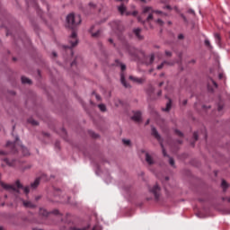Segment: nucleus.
I'll list each match as a JSON object with an SVG mask.
<instances>
[{"mask_svg":"<svg viewBox=\"0 0 230 230\" xmlns=\"http://www.w3.org/2000/svg\"><path fill=\"white\" fill-rule=\"evenodd\" d=\"M166 65H171L170 63H168L167 61H164L161 65H159L158 66H157V69L159 70V69H163V67H164V66H166Z\"/></svg>","mask_w":230,"mask_h":230,"instance_id":"27","label":"nucleus"},{"mask_svg":"<svg viewBox=\"0 0 230 230\" xmlns=\"http://www.w3.org/2000/svg\"><path fill=\"white\" fill-rule=\"evenodd\" d=\"M161 146H162V149H163L164 157H168V155L166 154V150L164 149V146H163V143H161Z\"/></svg>","mask_w":230,"mask_h":230,"instance_id":"28","label":"nucleus"},{"mask_svg":"<svg viewBox=\"0 0 230 230\" xmlns=\"http://www.w3.org/2000/svg\"><path fill=\"white\" fill-rule=\"evenodd\" d=\"M22 83L23 84H31V80H30V78L26 77V76H22Z\"/></svg>","mask_w":230,"mask_h":230,"instance_id":"24","label":"nucleus"},{"mask_svg":"<svg viewBox=\"0 0 230 230\" xmlns=\"http://www.w3.org/2000/svg\"><path fill=\"white\" fill-rule=\"evenodd\" d=\"M205 46L211 49V42L209 41V40H205Z\"/></svg>","mask_w":230,"mask_h":230,"instance_id":"31","label":"nucleus"},{"mask_svg":"<svg viewBox=\"0 0 230 230\" xmlns=\"http://www.w3.org/2000/svg\"><path fill=\"white\" fill-rule=\"evenodd\" d=\"M203 109H211V106H203Z\"/></svg>","mask_w":230,"mask_h":230,"instance_id":"49","label":"nucleus"},{"mask_svg":"<svg viewBox=\"0 0 230 230\" xmlns=\"http://www.w3.org/2000/svg\"><path fill=\"white\" fill-rule=\"evenodd\" d=\"M110 44H114V40L112 39H109Z\"/></svg>","mask_w":230,"mask_h":230,"instance_id":"45","label":"nucleus"},{"mask_svg":"<svg viewBox=\"0 0 230 230\" xmlns=\"http://www.w3.org/2000/svg\"><path fill=\"white\" fill-rule=\"evenodd\" d=\"M164 8H165L166 10H172V6H170V5H166Z\"/></svg>","mask_w":230,"mask_h":230,"instance_id":"44","label":"nucleus"},{"mask_svg":"<svg viewBox=\"0 0 230 230\" xmlns=\"http://www.w3.org/2000/svg\"><path fill=\"white\" fill-rule=\"evenodd\" d=\"M221 186H222L223 188H227V181H226V180H223V181H222V183H221Z\"/></svg>","mask_w":230,"mask_h":230,"instance_id":"34","label":"nucleus"},{"mask_svg":"<svg viewBox=\"0 0 230 230\" xmlns=\"http://www.w3.org/2000/svg\"><path fill=\"white\" fill-rule=\"evenodd\" d=\"M129 80H132V82H135L136 84H144L145 83V77H134L132 75L129 76Z\"/></svg>","mask_w":230,"mask_h":230,"instance_id":"12","label":"nucleus"},{"mask_svg":"<svg viewBox=\"0 0 230 230\" xmlns=\"http://www.w3.org/2000/svg\"><path fill=\"white\" fill-rule=\"evenodd\" d=\"M146 162L149 166H152V164H155V161L154 160L152 155H150V154L148 153H146Z\"/></svg>","mask_w":230,"mask_h":230,"instance_id":"10","label":"nucleus"},{"mask_svg":"<svg viewBox=\"0 0 230 230\" xmlns=\"http://www.w3.org/2000/svg\"><path fill=\"white\" fill-rule=\"evenodd\" d=\"M75 64H76V60L73 61V62L71 63V66H75Z\"/></svg>","mask_w":230,"mask_h":230,"instance_id":"50","label":"nucleus"},{"mask_svg":"<svg viewBox=\"0 0 230 230\" xmlns=\"http://www.w3.org/2000/svg\"><path fill=\"white\" fill-rule=\"evenodd\" d=\"M143 13H149L146 21H141V18H138V22H150L154 19V13H158L160 15H166L162 11H155L152 6H145L143 8Z\"/></svg>","mask_w":230,"mask_h":230,"instance_id":"4","label":"nucleus"},{"mask_svg":"<svg viewBox=\"0 0 230 230\" xmlns=\"http://www.w3.org/2000/svg\"><path fill=\"white\" fill-rule=\"evenodd\" d=\"M178 39L179 40H182V39H184V35L182 34L178 35Z\"/></svg>","mask_w":230,"mask_h":230,"instance_id":"43","label":"nucleus"},{"mask_svg":"<svg viewBox=\"0 0 230 230\" xmlns=\"http://www.w3.org/2000/svg\"><path fill=\"white\" fill-rule=\"evenodd\" d=\"M188 13H191L192 15H195V11H193L192 9H189Z\"/></svg>","mask_w":230,"mask_h":230,"instance_id":"42","label":"nucleus"},{"mask_svg":"<svg viewBox=\"0 0 230 230\" xmlns=\"http://www.w3.org/2000/svg\"><path fill=\"white\" fill-rule=\"evenodd\" d=\"M117 1H120V2L125 1L126 3H128V0H117Z\"/></svg>","mask_w":230,"mask_h":230,"instance_id":"54","label":"nucleus"},{"mask_svg":"<svg viewBox=\"0 0 230 230\" xmlns=\"http://www.w3.org/2000/svg\"><path fill=\"white\" fill-rule=\"evenodd\" d=\"M191 145H192V146H195V142H192Z\"/></svg>","mask_w":230,"mask_h":230,"instance_id":"61","label":"nucleus"},{"mask_svg":"<svg viewBox=\"0 0 230 230\" xmlns=\"http://www.w3.org/2000/svg\"><path fill=\"white\" fill-rule=\"evenodd\" d=\"M161 94H163V91L160 90V91L157 93V95H158V96H161Z\"/></svg>","mask_w":230,"mask_h":230,"instance_id":"46","label":"nucleus"},{"mask_svg":"<svg viewBox=\"0 0 230 230\" xmlns=\"http://www.w3.org/2000/svg\"><path fill=\"white\" fill-rule=\"evenodd\" d=\"M133 33L136 35V37H137V39H138V40H143V36L141 35L140 28L134 29Z\"/></svg>","mask_w":230,"mask_h":230,"instance_id":"13","label":"nucleus"},{"mask_svg":"<svg viewBox=\"0 0 230 230\" xmlns=\"http://www.w3.org/2000/svg\"><path fill=\"white\" fill-rule=\"evenodd\" d=\"M52 55H53V57H57L56 52H53Z\"/></svg>","mask_w":230,"mask_h":230,"instance_id":"57","label":"nucleus"},{"mask_svg":"<svg viewBox=\"0 0 230 230\" xmlns=\"http://www.w3.org/2000/svg\"><path fill=\"white\" fill-rule=\"evenodd\" d=\"M128 51L133 60H141V58H145L144 62L146 66L154 64V60H155V55L151 54L150 56H145V51L134 47H129Z\"/></svg>","mask_w":230,"mask_h":230,"instance_id":"2","label":"nucleus"},{"mask_svg":"<svg viewBox=\"0 0 230 230\" xmlns=\"http://www.w3.org/2000/svg\"><path fill=\"white\" fill-rule=\"evenodd\" d=\"M30 168H31V165H27V166L24 168V170L30 169Z\"/></svg>","mask_w":230,"mask_h":230,"instance_id":"53","label":"nucleus"},{"mask_svg":"<svg viewBox=\"0 0 230 230\" xmlns=\"http://www.w3.org/2000/svg\"><path fill=\"white\" fill-rule=\"evenodd\" d=\"M39 184H40V178H37L34 182L31 183V188L32 190H35L36 188L39 187Z\"/></svg>","mask_w":230,"mask_h":230,"instance_id":"19","label":"nucleus"},{"mask_svg":"<svg viewBox=\"0 0 230 230\" xmlns=\"http://www.w3.org/2000/svg\"><path fill=\"white\" fill-rule=\"evenodd\" d=\"M92 137H93L94 139H96L97 137H99L98 134L92 132L91 133Z\"/></svg>","mask_w":230,"mask_h":230,"instance_id":"37","label":"nucleus"},{"mask_svg":"<svg viewBox=\"0 0 230 230\" xmlns=\"http://www.w3.org/2000/svg\"><path fill=\"white\" fill-rule=\"evenodd\" d=\"M169 164H170L172 167H175V161L173 160V158H172V157L169 158Z\"/></svg>","mask_w":230,"mask_h":230,"instance_id":"30","label":"nucleus"},{"mask_svg":"<svg viewBox=\"0 0 230 230\" xmlns=\"http://www.w3.org/2000/svg\"><path fill=\"white\" fill-rule=\"evenodd\" d=\"M210 82L214 85V87H216V88L218 87V84L213 79H211Z\"/></svg>","mask_w":230,"mask_h":230,"instance_id":"38","label":"nucleus"},{"mask_svg":"<svg viewBox=\"0 0 230 230\" xmlns=\"http://www.w3.org/2000/svg\"><path fill=\"white\" fill-rule=\"evenodd\" d=\"M118 10L121 13V15H123V13H125V12H127V7L125 6V4H121L119 6Z\"/></svg>","mask_w":230,"mask_h":230,"instance_id":"22","label":"nucleus"},{"mask_svg":"<svg viewBox=\"0 0 230 230\" xmlns=\"http://www.w3.org/2000/svg\"><path fill=\"white\" fill-rule=\"evenodd\" d=\"M28 123H30L31 125H33L34 127L39 125V122H37V120L33 119L32 118L28 119Z\"/></svg>","mask_w":230,"mask_h":230,"instance_id":"25","label":"nucleus"},{"mask_svg":"<svg viewBox=\"0 0 230 230\" xmlns=\"http://www.w3.org/2000/svg\"><path fill=\"white\" fill-rule=\"evenodd\" d=\"M226 200H227V202H229V203H230V198H227V199H226Z\"/></svg>","mask_w":230,"mask_h":230,"instance_id":"59","label":"nucleus"},{"mask_svg":"<svg viewBox=\"0 0 230 230\" xmlns=\"http://www.w3.org/2000/svg\"><path fill=\"white\" fill-rule=\"evenodd\" d=\"M94 28L95 26L93 25L91 28H90V33L92 35V37H93L94 39H98V37H100L101 33H102V31L100 30H97L96 31H94Z\"/></svg>","mask_w":230,"mask_h":230,"instance_id":"8","label":"nucleus"},{"mask_svg":"<svg viewBox=\"0 0 230 230\" xmlns=\"http://www.w3.org/2000/svg\"><path fill=\"white\" fill-rule=\"evenodd\" d=\"M132 119L139 123V121H141V111L134 112V115L132 116Z\"/></svg>","mask_w":230,"mask_h":230,"instance_id":"14","label":"nucleus"},{"mask_svg":"<svg viewBox=\"0 0 230 230\" xmlns=\"http://www.w3.org/2000/svg\"><path fill=\"white\" fill-rule=\"evenodd\" d=\"M4 163H5V164H7V166H14L15 163H17L16 160H10L8 158H4Z\"/></svg>","mask_w":230,"mask_h":230,"instance_id":"15","label":"nucleus"},{"mask_svg":"<svg viewBox=\"0 0 230 230\" xmlns=\"http://www.w3.org/2000/svg\"><path fill=\"white\" fill-rule=\"evenodd\" d=\"M122 142H123V145H126V146H130V140L123 139Z\"/></svg>","mask_w":230,"mask_h":230,"instance_id":"29","label":"nucleus"},{"mask_svg":"<svg viewBox=\"0 0 230 230\" xmlns=\"http://www.w3.org/2000/svg\"><path fill=\"white\" fill-rule=\"evenodd\" d=\"M223 76H224V75H223L222 74H219V79H220V80H222Z\"/></svg>","mask_w":230,"mask_h":230,"instance_id":"51","label":"nucleus"},{"mask_svg":"<svg viewBox=\"0 0 230 230\" xmlns=\"http://www.w3.org/2000/svg\"><path fill=\"white\" fill-rule=\"evenodd\" d=\"M97 100H100V95H96Z\"/></svg>","mask_w":230,"mask_h":230,"instance_id":"60","label":"nucleus"},{"mask_svg":"<svg viewBox=\"0 0 230 230\" xmlns=\"http://www.w3.org/2000/svg\"><path fill=\"white\" fill-rule=\"evenodd\" d=\"M163 85H164V82H161V83L159 84V87H163Z\"/></svg>","mask_w":230,"mask_h":230,"instance_id":"47","label":"nucleus"},{"mask_svg":"<svg viewBox=\"0 0 230 230\" xmlns=\"http://www.w3.org/2000/svg\"><path fill=\"white\" fill-rule=\"evenodd\" d=\"M82 22V17L80 15H75V13H70L66 16V24L70 28V30H73L71 36L68 39V42L70 46H66L65 48H75V46H78V38L76 37V31H75V29Z\"/></svg>","mask_w":230,"mask_h":230,"instance_id":"1","label":"nucleus"},{"mask_svg":"<svg viewBox=\"0 0 230 230\" xmlns=\"http://www.w3.org/2000/svg\"><path fill=\"white\" fill-rule=\"evenodd\" d=\"M161 76H164V74H161Z\"/></svg>","mask_w":230,"mask_h":230,"instance_id":"63","label":"nucleus"},{"mask_svg":"<svg viewBox=\"0 0 230 230\" xmlns=\"http://www.w3.org/2000/svg\"><path fill=\"white\" fill-rule=\"evenodd\" d=\"M53 215H60V212H58V209L51 212Z\"/></svg>","mask_w":230,"mask_h":230,"instance_id":"41","label":"nucleus"},{"mask_svg":"<svg viewBox=\"0 0 230 230\" xmlns=\"http://www.w3.org/2000/svg\"><path fill=\"white\" fill-rule=\"evenodd\" d=\"M1 155H8V152L0 150V156Z\"/></svg>","mask_w":230,"mask_h":230,"instance_id":"36","label":"nucleus"},{"mask_svg":"<svg viewBox=\"0 0 230 230\" xmlns=\"http://www.w3.org/2000/svg\"><path fill=\"white\" fill-rule=\"evenodd\" d=\"M98 107L101 112H105V111H107V107L105 106V104H99Z\"/></svg>","mask_w":230,"mask_h":230,"instance_id":"26","label":"nucleus"},{"mask_svg":"<svg viewBox=\"0 0 230 230\" xmlns=\"http://www.w3.org/2000/svg\"><path fill=\"white\" fill-rule=\"evenodd\" d=\"M172 109V99H169L168 102L166 103V107L163 108L162 111H164V112H170Z\"/></svg>","mask_w":230,"mask_h":230,"instance_id":"17","label":"nucleus"},{"mask_svg":"<svg viewBox=\"0 0 230 230\" xmlns=\"http://www.w3.org/2000/svg\"><path fill=\"white\" fill-rule=\"evenodd\" d=\"M169 179H170V178H168V177H165V181H169Z\"/></svg>","mask_w":230,"mask_h":230,"instance_id":"62","label":"nucleus"},{"mask_svg":"<svg viewBox=\"0 0 230 230\" xmlns=\"http://www.w3.org/2000/svg\"><path fill=\"white\" fill-rule=\"evenodd\" d=\"M182 19H183V21H185V22L187 21V20H186V16H184V15H182Z\"/></svg>","mask_w":230,"mask_h":230,"instance_id":"56","label":"nucleus"},{"mask_svg":"<svg viewBox=\"0 0 230 230\" xmlns=\"http://www.w3.org/2000/svg\"><path fill=\"white\" fill-rule=\"evenodd\" d=\"M89 227H91V226H88L87 227L78 228L76 226H72L70 221H66V226L63 228V230H87V229H89Z\"/></svg>","mask_w":230,"mask_h":230,"instance_id":"6","label":"nucleus"},{"mask_svg":"<svg viewBox=\"0 0 230 230\" xmlns=\"http://www.w3.org/2000/svg\"><path fill=\"white\" fill-rule=\"evenodd\" d=\"M115 66H119L121 71H125L127 69V66H125L123 63H121L119 60L116 59L115 60Z\"/></svg>","mask_w":230,"mask_h":230,"instance_id":"20","label":"nucleus"},{"mask_svg":"<svg viewBox=\"0 0 230 230\" xmlns=\"http://www.w3.org/2000/svg\"><path fill=\"white\" fill-rule=\"evenodd\" d=\"M112 29L115 31H123V24H121V22L119 21H117V22H112Z\"/></svg>","mask_w":230,"mask_h":230,"instance_id":"7","label":"nucleus"},{"mask_svg":"<svg viewBox=\"0 0 230 230\" xmlns=\"http://www.w3.org/2000/svg\"><path fill=\"white\" fill-rule=\"evenodd\" d=\"M192 63L195 64V60H192Z\"/></svg>","mask_w":230,"mask_h":230,"instance_id":"64","label":"nucleus"},{"mask_svg":"<svg viewBox=\"0 0 230 230\" xmlns=\"http://www.w3.org/2000/svg\"><path fill=\"white\" fill-rule=\"evenodd\" d=\"M214 37L217 46H219V48H222V37L220 36V34L218 32H216L214 34Z\"/></svg>","mask_w":230,"mask_h":230,"instance_id":"11","label":"nucleus"},{"mask_svg":"<svg viewBox=\"0 0 230 230\" xmlns=\"http://www.w3.org/2000/svg\"><path fill=\"white\" fill-rule=\"evenodd\" d=\"M120 82L124 87L128 88L130 87V84H127V81L125 80V75L123 73L120 74Z\"/></svg>","mask_w":230,"mask_h":230,"instance_id":"18","label":"nucleus"},{"mask_svg":"<svg viewBox=\"0 0 230 230\" xmlns=\"http://www.w3.org/2000/svg\"><path fill=\"white\" fill-rule=\"evenodd\" d=\"M156 22H157V24H159L160 26H163V25L164 24V22H163V20H161V19H158V20L156 21Z\"/></svg>","mask_w":230,"mask_h":230,"instance_id":"35","label":"nucleus"},{"mask_svg":"<svg viewBox=\"0 0 230 230\" xmlns=\"http://www.w3.org/2000/svg\"><path fill=\"white\" fill-rule=\"evenodd\" d=\"M150 124V119H147L146 122V125H149Z\"/></svg>","mask_w":230,"mask_h":230,"instance_id":"52","label":"nucleus"},{"mask_svg":"<svg viewBox=\"0 0 230 230\" xmlns=\"http://www.w3.org/2000/svg\"><path fill=\"white\" fill-rule=\"evenodd\" d=\"M22 202L24 208H30L31 209L37 208V205L33 204L31 201L22 199Z\"/></svg>","mask_w":230,"mask_h":230,"instance_id":"9","label":"nucleus"},{"mask_svg":"<svg viewBox=\"0 0 230 230\" xmlns=\"http://www.w3.org/2000/svg\"><path fill=\"white\" fill-rule=\"evenodd\" d=\"M193 138H194V141H198L199 140V134L197 132L193 133Z\"/></svg>","mask_w":230,"mask_h":230,"instance_id":"33","label":"nucleus"},{"mask_svg":"<svg viewBox=\"0 0 230 230\" xmlns=\"http://www.w3.org/2000/svg\"><path fill=\"white\" fill-rule=\"evenodd\" d=\"M149 193L154 195L155 200H159V198L161 197V187L157 184L154 185L149 189Z\"/></svg>","mask_w":230,"mask_h":230,"instance_id":"5","label":"nucleus"},{"mask_svg":"<svg viewBox=\"0 0 230 230\" xmlns=\"http://www.w3.org/2000/svg\"><path fill=\"white\" fill-rule=\"evenodd\" d=\"M188 103V101H186V100H184L183 102H182V105H186Z\"/></svg>","mask_w":230,"mask_h":230,"instance_id":"48","label":"nucleus"},{"mask_svg":"<svg viewBox=\"0 0 230 230\" xmlns=\"http://www.w3.org/2000/svg\"><path fill=\"white\" fill-rule=\"evenodd\" d=\"M175 134L177 135V136H179V137H182V132H181L179 129H176L175 130Z\"/></svg>","mask_w":230,"mask_h":230,"instance_id":"32","label":"nucleus"},{"mask_svg":"<svg viewBox=\"0 0 230 230\" xmlns=\"http://www.w3.org/2000/svg\"><path fill=\"white\" fill-rule=\"evenodd\" d=\"M152 136H154V137H155V139H157V141H161V136L159 135V133L157 132V129H155V128H152Z\"/></svg>","mask_w":230,"mask_h":230,"instance_id":"16","label":"nucleus"},{"mask_svg":"<svg viewBox=\"0 0 230 230\" xmlns=\"http://www.w3.org/2000/svg\"><path fill=\"white\" fill-rule=\"evenodd\" d=\"M148 94H152V93H154V87H150L147 91Z\"/></svg>","mask_w":230,"mask_h":230,"instance_id":"39","label":"nucleus"},{"mask_svg":"<svg viewBox=\"0 0 230 230\" xmlns=\"http://www.w3.org/2000/svg\"><path fill=\"white\" fill-rule=\"evenodd\" d=\"M217 111L218 112H222L224 111V102L220 101L217 104Z\"/></svg>","mask_w":230,"mask_h":230,"instance_id":"23","label":"nucleus"},{"mask_svg":"<svg viewBox=\"0 0 230 230\" xmlns=\"http://www.w3.org/2000/svg\"><path fill=\"white\" fill-rule=\"evenodd\" d=\"M165 55H166V57H172V52L166 50V51H165Z\"/></svg>","mask_w":230,"mask_h":230,"instance_id":"40","label":"nucleus"},{"mask_svg":"<svg viewBox=\"0 0 230 230\" xmlns=\"http://www.w3.org/2000/svg\"><path fill=\"white\" fill-rule=\"evenodd\" d=\"M40 196L36 197V200H40Z\"/></svg>","mask_w":230,"mask_h":230,"instance_id":"55","label":"nucleus"},{"mask_svg":"<svg viewBox=\"0 0 230 230\" xmlns=\"http://www.w3.org/2000/svg\"><path fill=\"white\" fill-rule=\"evenodd\" d=\"M40 215L45 218L49 216V212L44 208H40Z\"/></svg>","mask_w":230,"mask_h":230,"instance_id":"21","label":"nucleus"},{"mask_svg":"<svg viewBox=\"0 0 230 230\" xmlns=\"http://www.w3.org/2000/svg\"><path fill=\"white\" fill-rule=\"evenodd\" d=\"M141 3H146V0H140Z\"/></svg>","mask_w":230,"mask_h":230,"instance_id":"58","label":"nucleus"},{"mask_svg":"<svg viewBox=\"0 0 230 230\" xmlns=\"http://www.w3.org/2000/svg\"><path fill=\"white\" fill-rule=\"evenodd\" d=\"M6 147L11 149V154H16L18 150H21L22 155H30V151L28 150V148L21 145V140H19V137H15V141L13 143L8 141L6 143Z\"/></svg>","mask_w":230,"mask_h":230,"instance_id":"3","label":"nucleus"}]
</instances>
